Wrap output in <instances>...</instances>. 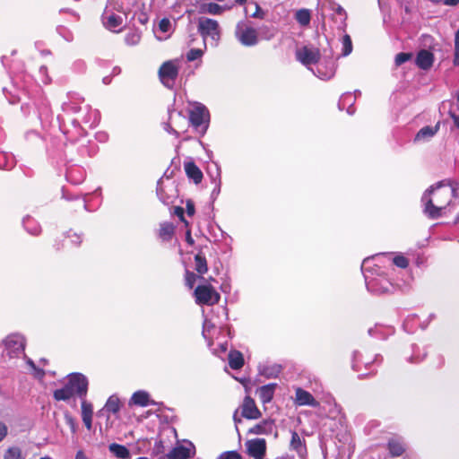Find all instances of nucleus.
Returning a JSON list of instances; mask_svg holds the SVG:
<instances>
[{
    "instance_id": "nucleus-30",
    "label": "nucleus",
    "mask_w": 459,
    "mask_h": 459,
    "mask_svg": "<svg viewBox=\"0 0 459 459\" xmlns=\"http://www.w3.org/2000/svg\"><path fill=\"white\" fill-rule=\"evenodd\" d=\"M295 18L301 26H307L310 23L311 14L309 10L300 9L297 11Z\"/></svg>"
},
{
    "instance_id": "nucleus-13",
    "label": "nucleus",
    "mask_w": 459,
    "mask_h": 459,
    "mask_svg": "<svg viewBox=\"0 0 459 459\" xmlns=\"http://www.w3.org/2000/svg\"><path fill=\"white\" fill-rule=\"evenodd\" d=\"M195 447L191 442L175 446L168 455V459H188L195 455Z\"/></svg>"
},
{
    "instance_id": "nucleus-24",
    "label": "nucleus",
    "mask_w": 459,
    "mask_h": 459,
    "mask_svg": "<svg viewBox=\"0 0 459 459\" xmlns=\"http://www.w3.org/2000/svg\"><path fill=\"white\" fill-rule=\"evenodd\" d=\"M108 450L112 453L116 457L119 459H130L131 455L129 449L120 444L112 443L108 446Z\"/></svg>"
},
{
    "instance_id": "nucleus-49",
    "label": "nucleus",
    "mask_w": 459,
    "mask_h": 459,
    "mask_svg": "<svg viewBox=\"0 0 459 459\" xmlns=\"http://www.w3.org/2000/svg\"><path fill=\"white\" fill-rule=\"evenodd\" d=\"M367 286H368V289L369 290L374 291V292H384V291H385V290H387L386 288H384V289H383V290H377V289L375 288V286H374V281H370V282H368V283L367 284Z\"/></svg>"
},
{
    "instance_id": "nucleus-54",
    "label": "nucleus",
    "mask_w": 459,
    "mask_h": 459,
    "mask_svg": "<svg viewBox=\"0 0 459 459\" xmlns=\"http://www.w3.org/2000/svg\"><path fill=\"white\" fill-rule=\"evenodd\" d=\"M165 129L169 132V133H174L175 134L178 135V132L176 130H174L169 124L166 125V127Z\"/></svg>"
},
{
    "instance_id": "nucleus-9",
    "label": "nucleus",
    "mask_w": 459,
    "mask_h": 459,
    "mask_svg": "<svg viewBox=\"0 0 459 459\" xmlns=\"http://www.w3.org/2000/svg\"><path fill=\"white\" fill-rule=\"evenodd\" d=\"M198 30L204 39L210 37L214 41H217L220 39L219 24L215 20L200 18L198 22Z\"/></svg>"
},
{
    "instance_id": "nucleus-60",
    "label": "nucleus",
    "mask_w": 459,
    "mask_h": 459,
    "mask_svg": "<svg viewBox=\"0 0 459 459\" xmlns=\"http://www.w3.org/2000/svg\"><path fill=\"white\" fill-rule=\"evenodd\" d=\"M74 237H75V238H76V239L78 240V243H80V241H81V240H80V237H79V236H77V235H75Z\"/></svg>"
},
{
    "instance_id": "nucleus-12",
    "label": "nucleus",
    "mask_w": 459,
    "mask_h": 459,
    "mask_svg": "<svg viewBox=\"0 0 459 459\" xmlns=\"http://www.w3.org/2000/svg\"><path fill=\"white\" fill-rule=\"evenodd\" d=\"M247 454L254 459H264L266 452V442L264 438L248 440L246 443Z\"/></svg>"
},
{
    "instance_id": "nucleus-64",
    "label": "nucleus",
    "mask_w": 459,
    "mask_h": 459,
    "mask_svg": "<svg viewBox=\"0 0 459 459\" xmlns=\"http://www.w3.org/2000/svg\"><path fill=\"white\" fill-rule=\"evenodd\" d=\"M344 98H351V95L344 96Z\"/></svg>"
},
{
    "instance_id": "nucleus-51",
    "label": "nucleus",
    "mask_w": 459,
    "mask_h": 459,
    "mask_svg": "<svg viewBox=\"0 0 459 459\" xmlns=\"http://www.w3.org/2000/svg\"><path fill=\"white\" fill-rule=\"evenodd\" d=\"M443 4L448 6H455L459 4V0H444Z\"/></svg>"
},
{
    "instance_id": "nucleus-62",
    "label": "nucleus",
    "mask_w": 459,
    "mask_h": 459,
    "mask_svg": "<svg viewBox=\"0 0 459 459\" xmlns=\"http://www.w3.org/2000/svg\"><path fill=\"white\" fill-rule=\"evenodd\" d=\"M456 100H457V101H458V103H459V92H458V93H457V95H456Z\"/></svg>"
},
{
    "instance_id": "nucleus-52",
    "label": "nucleus",
    "mask_w": 459,
    "mask_h": 459,
    "mask_svg": "<svg viewBox=\"0 0 459 459\" xmlns=\"http://www.w3.org/2000/svg\"><path fill=\"white\" fill-rule=\"evenodd\" d=\"M75 459H88V458L82 450H79L75 455Z\"/></svg>"
},
{
    "instance_id": "nucleus-43",
    "label": "nucleus",
    "mask_w": 459,
    "mask_h": 459,
    "mask_svg": "<svg viewBox=\"0 0 459 459\" xmlns=\"http://www.w3.org/2000/svg\"><path fill=\"white\" fill-rule=\"evenodd\" d=\"M411 57H412V54L411 53H403V52L399 53L395 56V65H401L403 63H405L408 60H410Z\"/></svg>"
},
{
    "instance_id": "nucleus-31",
    "label": "nucleus",
    "mask_w": 459,
    "mask_h": 459,
    "mask_svg": "<svg viewBox=\"0 0 459 459\" xmlns=\"http://www.w3.org/2000/svg\"><path fill=\"white\" fill-rule=\"evenodd\" d=\"M195 270L200 274H204L208 271L207 262L201 253H198L195 256Z\"/></svg>"
},
{
    "instance_id": "nucleus-57",
    "label": "nucleus",
    "mask_w": 459,
    "mask_h": 459,
    "mask_svg": "<svg viewBox=\"0 0 459 459\" xmlns=\"http://www.w3.org/2000/svg\"><path fill=\"white\" fill-rule=\"evenodd\" d=\"M237 3L242 4L246 2V0H235Z\"/></svg>"
},
{
    "instance_id": "nucleus-25",
    "label": "nucleus",
    "mask_w": 459,
    "mask_h": 459,
    "mask_svg": "<svg viewBox=\"0 0 459 459\" xmlns=\"http://www.w3.org/2000/svg\"><path fill=\"white\" fill-rule=\"evenodd\" d=\"M439 126H424L416 134L415 141L428 140L433 137L438 131Z\"/></svg>"
},
{
    "instance_id": "nucleus-7",
    "label": "nucleus",
    "mask_w": 459,
    "mask_h": 459,
    "mask_svg": "<svg viewBox=\"0 0 459 459\" xmlns=\"http://www.w3.org/2000/svg\"><path fill=\"white\" fill-rule=\"evenodd\" d=\"M236 37L244 46H254L257 43V31L246 22H239L236 28Z\"/></svg>"
},
{
    "instance_id": "nucleus-46",
    "label": "nucleus",
    "mask_w": 459,
    "mask_h": 459,
    "mask_svg": "<svg viewBox=\"0 0 459 459\" xmlns=\"http://www.w3.org/2000/svg\"><path fill=\"white\" fill-rule=\"evenodd\" d=\"M217 459H242V456L236 451L222 453Z\"/></svg>"
},
{
    "instance_id": "nucleus-2",
    "label": "nucleus",
    "mask_w": 459,
    "mask_h": 459,
    "mask_svg": "<svg viewBox=\"0 0 459 459\" xmlns=\"http://www.w3.org/2000/svg\"><path fill=\"white\" fill-rule=\"evenodd\" d=\"M87 390V378L82 374L74 373L68 377V381L65 385L60 389H56L53 395L56 401H67L74 395L84 398Z\"/></svg>"
},
{
    "instance_id": "nucleus-18",
    "label": "nucleus",
    "mask_w": 459,
    "mask_h": 459,
    "mask_svg": "<svg viewBox=\"0 0 459 459\" xmlns=\"http://www.w3.org/2000/svg\"><path fill=\"white\" fill-rule=\"evenodd\" d=\"M114 3L118 5L125 17H126L127 13L134 9H140L142 5L141 0H114Z\"/></svg>"
},
{
    "instance_id": "nucleus-3",
    "label": "nucleus",
    "mask_w": 459,
    "mask_h": 459,
    "mask_svg": "<svg viewBox=\"0 0 459 459\" xmlns=\"http://www.w3.org/2000/svg\"><path fill=\"white\" fill-rule=\"evenodd\" d=\"M123 13L118 5L115 4L114 0H109L102 14V23L104 27L113 32H120L123 28Z\"/></svg>"
},
{
    "instance_id": "nucleus-4",
    "label": "nucleus",
    "mask_w": 459,
    "mask_h": 459,
    "mask_svg": "<svg viewBox=\"0 0 459 459\" xmlns=\"http://www.w3.org/2000/svg\"><path fill=\"white\" fill-rule=\"evenodd\" d=\"M317 13L322 16L323 20L329 16L341 24L345 23L347 17L345 10L336 4L334 0H318Z\"/></svg>"
},
{
    "instance_id": "nucleus-42",
    "label": "nucleus",
    "mask_w": 459,
    "mask_h": 459,
    "mask_svg": "<svg viewBox=\"0 0 459 459\" xmlns=\"http://www.w3.org/2000/svg\"><path fill=\"white\" fill-rule=\"evenodd\" d=\"M454 65H459V29L455 32V57H454Z\"/></svg>"
},
{
    "instance_id": "nucleus-27",
    "label": "nucleus",
    "mask_w": 459,
    "mask_h": 459,
    "mask_svg": "<svg viewBox=\"0 0 459 459\" xmlns=\"http://www.w3.org/2000/svg\"><path fill=\"white\" fill-rule=\"evenodd\" d=\"M388 449L393 456H400L404 452L405 448L402 441L399 439H391L388 442Z\"/></svg>"
},
{
    "instance_id": "nucleus-38",
    "label": "nucleus",
    "mask_w": 459,
    "mask_h": 459,
    "mask_svg": "<svg viewBox=\"0 0 459 459\" xmlns=\"http://www.w3.org/2000/svg\"><path fill=\"white\" fill-rule=\"evenodd\" d=\"M141 33L138 31H130L126 35L125 41L127 45L134 46L140 42Z\"/></svg>"
},
{
    "instance_id": "nucleus-22",
    "label": "nucleus",
    "mask_w": 459,
    "mask_h": 459,
    "mask_svg": "<svg viewBox=\"0 0 459 459\" xmlns=\"http://www.w3.org/2000/svg\"><path fill=\"white\" fill-rule=\"evenodd\" d=\"M275 388L276 384H269L258 389V396L263 403H268L273 400Z\"/></svg>"
},
{
    "instance_id": "nucleus-45",
    "label": "nucleus",
    "mask_w": 459,
    "mask_h": 459,
    "mask_svg": "<svg viewBox=\"0 0 459 459\" xmlns=\"http://www.w3.org/2000/svg\"><path fill=\"white\" fill-rule=\"evenodd\" d=\"M394 264L400 268H406L409 264L408 259L403 255H396L393 259Z\"/></svg>"
},
{
    "instance_id": "nucleus-1",
    "label": "nucleus",
    "mask_w": 459,
    "mask_h": 459,
    "mask_svg": "<svg viewBox=\"0 0 459 459\" xmlns=\"http://www.w3.org/2000/svg\"><path fill=\"white\" fill-rule=\"evenodd\" d=\"M459 199V186L444 181L426 190L421 197L424 213L430 219L441 217L448 206Z\"/></svg>"
},
{
    "instance_id": "nucleus-11",
    "label": "nucleus",
    "mask_w": 459,
    "mask_h": 459,
    "mask_svg": "<svg viewBox=\"0 0 459 459\" xmlns=\"http://www.w3.org/2000/svg\"><path fill=\"white\" fill-rule=\"evenodd\" d=\"M336 70V65L332 57L319 59L316 64V71L313 73L322 80H329L333 77Z\"/></svg>"
},
{
    "instance_id": "nucleus-39",
    "label": "nucleus",
    "mask_w": 459,
    "mask_h": 459,
    "mask_svg": "<svg viewBox=\"0 0 459 459\" xmlns=\"http://www.w3.org/2000/svg\"><path fill=\"white\" fill-rule=\"evenodd\" d=\"M342 55L343 56H346L348 55H350L352 51V42H351V37L349 35H344L342 37Z\"/></svg>"
},
{
    "instance_id": "nucleus-44",
    "label": "nucleus",
    "mask_w": 459,
    "mask_h": 459,
    "mask_svg": "<svg viewBox=\"0 0 459 459\" xmlns=\"http://www.w3.org/2000/svg\"><path fill=\"white\" fill-rule=\"evenodd\" d=\"M196 278L197 277L194 273L186 271L185 276L186 285L192 289L196 281Z\"/></svg>"
},
{
    "instance_id": "nucleus-40",
    "label": "nucleus",
    "mask_w": 459,
    "mask_h": 459,
    "mask_svg": "<svg viewBox=\"0 0 459 459\" xmlns=\"http://www.w3.org/2000/svg\"><path fill=\"white\" fill-rule=\"evenodd\" d=\"M23 224L26 230L32 235H38L40 232V228L39 225L35 224L31 226V228L30 227V224H33V221L30 218L25 219L23 221Z\"/></svg>"
},
{
    "instance_id": "nucleus-23",
    "label": "nucleus",
    "mask_w": 459,
    "mask_h": 459,
    "mask_svg": "<svg viewBox=\"0 0 459 459\" xmlns=\"http://www.w3.org/2000/svg\"><path fill=\"white\" fill-rule=\"evenodd\" d=\"M92 405L84 399L82 402V419L88 430L92 427Z\"/></svg>"
},
{
    "instance_id": "nucleus-33",
    "label": "nucleus",
    "mask_w": 459,
    "mask_h": 459,
    "mask_svg": "<svg viewBox=\"0 0 459 459\" xmlns=\"http://www.w3.org/2000/svg\"><path fill=\"white\" fill-rule=\"evenodd\" d=\"M245 10H246V13L249 14L251 17H255V18H263L264 17V13L261 10L260 6L256 3L249 2L247 4Z\"/></svg>"
},
{
    "instance_id": "nucleus-55",
    "label": "nucleus",
    "mask_w": 459,
    "mask_h": 459,
    "mask_svg": "<svg viewBox=\"0 0 459 459\" xmlns=\"http://www.w3.org/2000/svg\"><path fill=\"white\" fill-rule=\"evenodd\" d=\"M177 213H178V216H180V218H181L182 220H184V219H183V209H182V208L178 207V208H177Z\"/></svg>"
},
{
    "instance_id": "nucleus-59",
    "label": "nucleus",
    "mask_w": 459,
    "mask_h": 459,
    "mask_svg": "<svg viewBox=\"0 0 459 459\" xmlns=\"http://www.w3.org/2000/svg\"><path fill=\"white\" fill-rule=\"evenodd\" d=\"M4 158V154L3 152H0V160Z\"/></svg>"
},
{
    "instance_id": "nucleus-61",
    "label": "nucleus",
    "mask_w": 459,
    "mask_h": 459,
    "mask_svg": "<svg viewBox=\"0 0 459 459\" xmlns=\"http://www.w3.org/2000/svg\"><path fill=\"white\" fill-rule=\"evenodd\" d=\"M39 459H51L49 456H44V457H41Z\"/></svg>"
},
{
    "instance_id": "nucleus-34",
    "label": "nucleus",
    "mask_w": 459,
    "mask_h": 459,
    "mask_svg": "<svg viewBox=\"0 0 459 459\" xmlns=\"http://www.w3.org/2000/svg\"><path fill=\"white\" fill-rule=\"evenodd\" d=\"M223 8L214 3L204 4L201 5V13L210 14H220Z\"/></svg>"
},
{
    "instance_id": "nucleus-20",
    "label": "nucleus",
    "mask_w": 459,
    "mask_h": 459,
    "mask_svg": "<svg viewBox=\"0 0 459 459\" xmlns=\"http://www.w3.org/2000/svg\"><path fill=\"white\" fill-rule=\"evenodd\" d=\"M273 425L274 424L273 420H265L252 427L248 433L254 435L269 434L273 431Z\"/></svg>"
},
{
    "instance_id": "nucleus-16",
    "label": "nucleus",
    "mask_w": 459,
    "mask_h": 459,
    "mask_svg": "<svg viewBox=\"0 0 459 459\" xmlns=\"http://www.w3.org/2000/svg\"><path fill=\"white\" fill-rule=\"evenodd\" d=\"M295 403L299 406L309 405L312 407H317L319 405L318 402L309 392L300 387L296 389Z\"/></svg>"
},
{
    "instance_id": "nucleus-19",
    "label": "nucleus",
    "mask_w": 459,
    "mask_h": 459,
    "mask_svg": "<svg viewBox=\"0 0 459 459\" xmlns=\"http://www.w3.org/2000/svg\"><path fill=\"white\" fill-rule=\"evenodd\" d=\"M185 171L186 176L192 179L195 184H199L203 179V172L193 161L186 162Z\"/></svg>"
},
{
    "instance_id": "nucleus-41",
    "label": "nucleus",
    "mask_w": 459,
    "mask_h": 459,
    "mask_svg": "<svg viewBox=\"0 0 459 459\" xmlns=\"http://www.w3.org/2000/svg\"><path fill=\"white\" fill-rule=\"evenodd\" d=\"M204 52L202 49L199 48H192L188 51L186 55V59L189 62L195 61L198 58H200L203 56Z\"/></svg>"
},
{
    "instance_id": "nucleus-58",
    "label": "nucleus",
    "mask_w": 459,
    "mask_h": 459,
    "mask_svg": "<svg viewBox=\"0 0 459 459\" xmlns=\"http://www.w3.org/2000/svg\"><path fill=\"white\" fill-rule=\"evenodd\" d=\"M234 420H235V422H236V423H237V422H240V420H239V419H237L236 414L234 415Z\"/></svg>"
},
{
    "instance_id": "nucleus-32",
    "label": "nucleus",
    "mask_w": 459,
    "mask_h": 459,
    "mask_svg": "<svg viewBox=\"0 0 459 459\" xmlns=\"http://www.w3.org/2000/svg\"><path fill=\"white\" fill-rule=\"evenodd\" d=\"M103 410L108 412L117 413L120 410L119 399L115 395L110 396L108 399Z\"/></svg>"
},
{
    "instance_id": "nucleus-50",
    "label": "nucleus",
    "mask_w": 459,
    "mask_h": 459,
    "mask_svg": "<svg viewBox=\"0 0 459 459\" xmlns=\"http://www.w3.org/2000/svg\"><path fill=\"white\" fill-rule=\"evenodd\" d=\"M449 115L454 120V123L457 128H459V116L455 115L454 112L449 111Z\"/></svg>"
},
{
    "instance_id": "nucleus-15",
    "label": "nucleus",
    "mask_w": 459,
    "mask_h": 459,
    "mask_svg": "<svg viewBox=\"0 0 459 459\" xmlns=\"http://www.w3.org/2000/svg\"><path fill=\"white\" fill-rule=\"evenodd\" d=\"M208 117V110L205 107L196 106L191 110L189 120L194 126L199 127L207 121Z\"/></svg>"
},
{
    "instance_id": "nucleus-63",
    "label": "nucleus",
    "mask_w": 459,
    "mask_h": 459,
    "mask_svg": "<svg viewBox=\"0 0 459 459\" xmlns=\"http://www.w3.org/2000/svg\"><path fill=\"white\" fill-rule=\"evenodd\" d=\"M136 459H149V458H147V457H138Z\"/></svg>"
},
{
    "instance_id": "nucleus-48",
    "label": "nucleus",
    "mask_w": 459,
    "mask_h": 459,
    "mask_svg": "<svg viewBox=\"0 0 459 459\" xmlns=\"http://www.w3.org/2000/svg\"><path fill=\"white\" fill-rule=\"evenodd\" d=\"M186 212L189 216H193L195 213V205L191 201L186 202Z\"/></svg>"
},
{
    "instance_id": "nucleus-56",
    "label": "nucleus",
    "mask_w": 459,
    "mask_h": 459,
    "mask_svg": "<svg viewBox=\"0 0 459 459\" xmlns=\"http://www.w3.org/2000/svg\"><path fill=\"white\" fill-rule=\"evenodd\" d=\"M12 166H13L12 164H11V165H7V164H6V165H4V166H3V168H4V169H11V168H12Z\"/></svg>"
},
{
    "instance_id": "nucleus-8",
    "label": "nucleus",
    "mask_w": 459,
    "mask_h": 459,
    "mask_svg": "<svg viewBox=\"0 0 459 459\" xmlns=\"http://www.w3.org/2000/svg\"><path fill=\"white\" fill-rule=\"evenodd\" d=\"M178 74V67L175 61H167L163 63L159 70V76L161 82L168 88L174 86Z\"/></svg>"
},
{
    "instance_id": "nucleus-35",
    "label": "nucleus",
    "mask_w": 459,
    "mask_h": 459,
    "mask_svg": "<svg viewBox=\"0 0 459 459\" xmlns=\"http://www.w3.org/2000/svg\"><path fill=\"white\" fill-rule=\"evenodd\" d=\"M4 459H24V457L20 447L11 446L4 452Z\"/></svg>"
},
{
    "instance_id": "nucleus-6",
    "label": "nucleus",
    "mask_w": 459,
    "mask_h": 459,
    "mask_svg": "<svg viewBox=\"0 0 459 459\" xmlns=\"http://www.w3.org/2000/svg\"><path fill=\"white\" fill-rule=\"evenodd\" d=\"M25 339L22 335L13 333L4 340V347L7 355L10 358H16L24 353Z\"/></svg>"
},
{
    "instance_id": "nucleus-5",
    "label": "nucleus",
    "mask_w": 459,
    "mask_h": 459,
    "mask_svg": "<svg viewBox=\"0 0 459 459\" xmlns=\"http://www.w3.org/2000/svg\"><path fill=\"white\" fill-rule=\"evenodd\" d=\"M195 301L199 305L212 306L219 302L221 296L211 285H199L195 290Z\"/></svg>"
},
{
    "instance_id": "nucleus-26",
    "label": "nucleus",
    "mask_w": 459,
    "mask_h": 459,
    "mask_svg": "<svg viewBox=\"0 0 459 459\" xmlns=\"http://www.w3.org/2000/svg\"><path fill=\"white\" fill-rule=\"evenodd\" d=\"M229 365L232 369H239L244 365V359L239 351H234L229 354Z\"/></svg>"
},
{
    "instance_id": "nucleus-29",
    "label": "nucleus",
    "mask_w": 459,
    "mask_h": 459,
    "mask_svg": "<svg viewBox=\"0 0 459 459\" xmlns=\"http://www.w3.org/2000/svg\"><path fill=\"white\" fill-rule=\"evenodd\" d=\"M290 447L299 455H301L306 450L303 440L295 431H293L291 434Z\"/></svg>"
},
{
    "instance_id": "nucleus-37",
    "label": "nucleus",
    "mask_w": 459,
    "mask_h": 459,
    "mask_svg": "<svg viewBox=\"0 0 459 459\" xmlns=\"http://www.w3.org/2000/svg\"><path fill=\"white\" fill-rule=\"evenodd\" d=\"M174 233V227L172 224L164 223L160 226V236L163 239H169Z\"/></svg>"
},
{
    "instance_id": "nucleus-10",
    "label": "nucleus",
    "mask_w": 459,
    "mask_h": 459,
    "mask_svg": "<svg viewBox=\"0 0 459 459\" xmlns=\"http://www.w3.org/2000/svg\"><path fill=\"white\" fill-rule=\"evenodd\" d=\"M296 58L302 65L308 67L311 65L317 64L320 59V52L318 48L305 46L297 49Z\"/></svg>"
},
{
    "instance_id": "nucleus-14",
    "label": "nucleus",
    "mask_w": 459,
    "mask_h": 459,
    "mask_svg": "<svg viewBox=\"0 0 459 459\" xmlns=\"http://www.w3.org/2000/svg\"><path fill=\"white\" fill-rule=\"evenodd\" d=\"M241 414L248 420H257L262 416L261 411L257 408L254 399L246 396L241 405Z\"/></svg>"
},
{
    "instance_id": "nucleus-28",
    "label": "nucleus",
    "mask_w": 459,
    "mask_h": 459,
    "mask_svg": "<svg viewBox=\"0 0 459 459\" xmlns=\"http://www.w3.org/2000/svg\"><path fill=\"white\" fill-rule=\"evenodd\" d=\"M131 402L139 406H147L149 404V394L143 391L135 392L132 398Z\"/></svg>"
},
{
    "instance_id": "nucleus-17",
    "label": "nucleus",
    "mask_w": 459,
    "mask_h": 459,
    "mask_svg": "<svg viewBox=\"0 0 459 459\" xmlns=\"http://www.w3.org/2000/svg\"><path fill=\"white\" fill-rule=\"evenodd\" d=\"M433 62L434 55L430 51L422 49L417 54L415 63L420 69H429L432 66Z\"/></svg>"
},
{
    "instance_id": "nucleus-36",
    "label": "nucleus",
    "mask_w": 459,
    "mask_h": 459,
    "mask_svg": "<svg viewBox=\"0 0 459 459\" xmlns=\"http://www.w3.org/2000/svg\"><path fill=\"white\" fill-rule=\"evenodd\" d=\"M83 122L89 126L92 127L98 125L100 121L99 113L97 110H90L89 115L85 117Z\"/></svg>"
},
{
    "instance_id": "nucleus-21",
    "label": "nucleus",
    "mask_w": 459,
    "mask_h": 459,
    "mask_svg": "<svg viewBox=\"0 0 459 459\" xmlns=\"http://www.w3.org/2000/svg\"><path fill=\"white\" fill-rule=\"evenodd\" d=\"M172 32V23L167 19L163 18L160 21L158 29L156 31V36L160 40L166 39L169 35Z\"/></svg>"
},
{
    "instance_id": "nucleus-47",
    "label": "nucleus",
    "mask_w": 459,
    "mask_h": 459,
    "mask_svg": "<svg viewBox=\"0 0 459 459\" xmlns=\"http://www.w3.org/2000/svg\"><path fill=\"white\" fill-rule=\"evenodd\" d=\"M8 434V427L3 421H0V443L6 437Z\"/></svg>"
},
{
    "instance_id": "nucleus-53",
    "label": "nucleus",
    "mask_w": 459,
    "mask_h": 459,
    "mask_svg": "<svg viewBox=\"0 0 459 459\" xmlns=\"http://www.w3.org/2000/svg\"><path fill=\"white\" fill-rule=\"evenodd\" d=\"M186 239L189 245L194 244V239L192 238L191 232L189 230L186 232Z\"/></svg>"
}]
</instances>
